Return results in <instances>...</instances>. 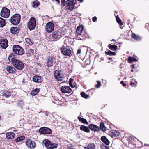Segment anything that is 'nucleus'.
<instances>
[{"label": "nucleus", "instance_id": "nucleus-39", "mask_svg": "<svg viewBox=\"0 0 149 149\" xmlns=\"http://www.w3.org/2000/svg\"><path fill=\"white\" fill-rule=\"evenodd\" d=\"M116 19L117 22L119 23L120 25H122L123 24L121 19L119 18L118 16H116Z\"/></svg>", "mask_w": 149, "mask_h": 149}, {"label": "nucleus", "instance_id": "nucleus-36", "mask_svg": "<svg viewBox=\"0 0 149 149\" xmlns=\"http://www.w3.org/2000/svg\"><path fill=\"white\" fill-rule=\"evenodd\" d=\"M81 95L82 97L85 98H88L89 97V95L86 94L84 92H81Z\"/></svg>", "mask_w": 149, "mask_h": 149}, {"label": "nucleus", "instance_id": "nucleus-12", "mask_svg": "<svg viewBox=\"0 0 149 149\" xmlns=\"http://www.w3.org/2000/svg\"><path fill=\"white\" fill-rule=\"evenodd\" d=\"M0 45L1 47L3 49H6L8 45V41L6 38H2L0 40Z\"/></svg>", "mask_w": 149, "mask_h": 149}, {"label": "nucleus", "instance_id": "nucleus-59", "mask_svg": "<svg viewBox=\"0 0 149 149\" xmlns=\"http://www.w3.org/2000/svg\"><path fill=\"white\" fill-rule=\"evenodd\" d=\"M102 149H104V148H102Z\"/></svg>", "mask_w": 149, "mask_h": 149}, {"label": "nucleus", "instance_id": "nucleus-29", "mask_svg": "<svg viewBox=\"0 0 149 149\" xmlns=\"http://www.w3.org/2000/svg\"><path fill=\"white\" fill-rule=\"evenodd\" d=\"M39 91V88H36L32 91L31 93V94L32 96H35L37 95Z\"/></svg>", "mask_w": 149, "mask_h": 149}, {"label": "nucleus", "instance_id": "nucleus-6", "mask_svg": "<svg viewBox=\"0 0 149 149\" xmlns=\"http://www.w3.org/2000/svg\"><path fill=\"white\" fill-rule=\"evenodd\" d=\"M10 14V10L6 7L3 8L0 13L1 17L7 18L8 17Z\"/></svg>", "mask_w": 149, "mask_h": 149}, {"label": "nucleus", "instance_id": "nucleus-38", "mask_svg": "<svg viewBox=\"0 0 149 149\" xmlns=\"http://www.w3.org/2000/svg\"><path fill=\"white\" fill-rule=\"evenodd\" d=\"M8 59L10 61L12 62L13 64V62L15 61V60H16L17 59L14 58L12 55H10L9 56Z\"/></svg>", "mask_w": 149, "mask_h": 149}, {"label": "nucleus", "instance_id": "nucleus-43", "mask_svg": "<svg viewBox=\"0 0 149 149\" xmlns=\"http://www.w3.org/2000/svg\"><path fill=\"white\" fill-rule=\"evenodd\" d=\"M62 6H65L66 4L65 0H61Z\"/></svg>", "mask_w": 149, "mask_h": 149}, {"label": "nucleus", "instance_id": "nucleus-41", "mask_svg": "<svg viewBox=\"0 0 149 149\" xmlns=\"http://www.w3.org/2000/svg\"><path fill=\"white\" fill-rule=\"evenodd\" d=\"M25 41L28 44H31L32 43V41H31V39H30L27 38L25 39Z\"/></svg>", "mask_w": 149, "mask_h": 149}, {"label": "nucleus", "instance_id": "nucleus-9", "mask_svg": "<svg viewBox=\"0 0 149 149\" xmlns=\"http://www.w3.org/2000/svg\"><path fill=\"white\" fill-rule=\"evenodd\" d=\"M39 132L43 134H50L52 133V130L49 128L46 127H41L39 130Z\"/></svg>", "mask_w": 149, "mask_h": 149}, {"label": "nucleus", "instance_id": "nucleus-26", "mask_svg": "<svg viewBox=\"0 0 149 149\" xmlns=\"http://www.w3.org/2000/svg\"><path fill=\"white\" fill-rule=\"evenodd\" d=\"M80 129L81 130L85 131L86 132H89V130L88 127H87L81 125L80 126Z\"/></svg>", "mask_w": 149, "mask_h": 149}, {"label": "nucleus", "instance_id": "nucleus-52", "mask_svg": "<svg viewBox=\"0 0 149 149\" xmlns=\"http://www.w3.org/2000/svg\"><path fill=\"white\" fill-rule=\"evenodd\" d=\"M80 2H82L83 1V0H78Z\"/></svg>", "mask_w": 149, "mask_h": 149}, {"label": "nucleus", "instance_id": "nucleus-20", "mask_svg": "<svg viewBox=\"0 0 149 149\" xmlns=\"http://www.w3.org/2000/svg\"><path fill=\"white\" fill-rule=\"evenodd\" d=\"M120 133L116 130H113L110 133V135L111 137H116L119 136Z\"/></svg>", "mask_w": 149, "mask_h": 149}, {"label": "nucleus", "instance_id": "nucleus-27", "mask_svg": "<svg viewBox=\"0 0 149 149\" xmlns=\"http://www.w3.org/2000/svg\"><path fill=\"white\" fill-rule=\"evenodd\" d=\"M132 37L135 40L139 41L141 40V38L140 36L136 35L135 34L132 33Z\"/></svg>", "mask_w": 149, "mask_h": 149}, {"label": "nucleus", "instance_id": "nucleus-37", "mask_svg": "<svg viewBox=\"0 0 149 149\" xmlns=\"http://www.w3.org/2000/svg\"><path fill=\"white\" fill-rule=\"evenodd\" d=\"M105 53L106 54L109 55H115L116 54L115 52L110 50H109L108 52H106Z\"/></svg>", "mask_w": 149, "mask_h": 149}, {"label": "nucleus", "instance_id": "nucleus-32", "mask_svg": "<svg viewBox=\"0 0 149 149\" xmlns=\"http://www.w3.org/2000/svg\"><path fill=\"white\" fill-rule=\"evenodd\" d=\"M24 136H22L19 137H17L15 139V141L16 142H20L22 141L24 139Z\"/></svg>", "mask_w": 149, "mask_h": 149}, {"label": "nucleus", "instance_id": "nucleus-16", "mask_svg": "<svg viewBox=\"0 0 149 149\" xmlns=\"http://www.w3.org/2000/svg\"><path fill=\"white\" fill-rule=\"evenodd\" d=\"M74 5L72 2L70 0H67L66 2V6L67 8L69 10H72L74 8Z\"/></svg>", "mask_w": 149, "mask_h": 149}, {"label": "nucleus", "instance_id": "nucleus-53", "mask_svg": "<svg viewBox=\"0 0 149 149\" xmlns=\"http://www.w3.org/2000/svg\"><path fill=\"white\" fill-rule=\"evenodd\" d=\"M105 148L106 149H108V147H107V146H105Z\"/></svg>", "mask_w": 149, "mask_h": 149}, {"label": "nucleus", "instance_id": "nucleus-57", "mask_svg": "<svg viewBox=\"0 0 149 149\" xmlns=\"http://www.w3.org/2000/svg\"><path fill=\"white\" fill-rule=\"evenodd\" d=\"M132 66L134 68V65H132Z\"/></svg>", "mask_w": 149, "mask_h": 149}, {"label": "nucleus", "instance_id": "nucleus-3", "mask_svg": "<svg viewBox=\"0 0 149 149\" xmlns=\"http://www.w3.org/2000/svg\"><path fill=\"white\" fill-rule=\"evenodd\" d=\"M20 15L17 14L13 15L11 18L10 21L11 23L14 25H17L20 21Z\"/></svg>", "mask_w": 149, "mask_h": 149}, {"label": "nucleus", "instance_id": "nucleus-30", "mask_svg": "<svg viewBox=\"0 0 149 149\" xmlns=\"http://www.w3.org/2000/svg\"><path fill=\"white\" fill-rule=\"evenodd\" d=\"M109 48L112 50L114 51L116 50L117 48V47L115 45H111L110 44L109 45Z\"/></svg>", "mask_w": 149, "mask_h": 149}, {"label": "nucleus", "instance_id": "nucleus-28", "mask_svg": "<svg viewBox=\"0 0 149 149\" xmlns=\"http://www.w3.org/2000/svg\"><path fill=\"white\" fill-rule=\"evenodd\" d=\"M6 24L5 20L3 19L0 17V27H3Z\"/></svg>", "mask_w": 149, "mask_h": 149}, {"label": "nucleus", "instance_id": "nucleus-18", "mask_svg": "<svg viewBox=\"0 0 149 149\" xmlns=\"http://www.w3.org/2000/svg\"><path fill=\"white\" fill-rule=\"evenodd\" d=\"M55 59L54 58L49 57L47 60V66L51 67L52 66L54 62H55Z\"/></svg>", "mask_w": 149, "mask_h": 149}, {"label": "nucleus", "instance_id": "nucleus-44", "mask_svg": "<svg viewBox=\"0 0 149 149\" xmlns=\"http://www.w3.org/2000/svg\"><path fill=\"white\" fill-rule=\"evenodd\" d=\"M81 122L86 124H88V122L86 121V120L84 118L83 119Z\"/></svg>", "mask_w": 149, "mask_h": 149}, {"label": "nucleus", "instance_id": "nucleus-24", "mask_svg": "<svg viewBox=\"0 0 149 149\" xmlns=\"http://www.w3.org/2000/svg\"><path fill=\"white\" fill-rule=\"evenodd\" d=\"M11 32L13 34H16L19 31V29L17 27H12L10 29Z\"/></svg>", "mask_w": 149, "mask_h": 149}, {"label": "nucleus", "instance_id": "nucleus-51", "mask_svg": "<svg viewBox=\"0 0 149 149\" xmlns=\"http://www.w3.org/2000/svg\"><path fill=\"white\" fill-rule=\"evenodd\" d=\"M134 83L132 82L131 81L130 82V84L132 86V85H134Z\"/></svg>", "mask_w": 149, "mask_h": 149}, {"label": "nucleus", "instance_id": "nucleus-23", "mask_svg": "<svg viewBox=\"0 0 149 149\" xmlns=\"http://www.w3.org/2000/svg\"><path fill=\"white\" fill-rule=\"evenodd\" d=\"M6 70L10 73H13L15 71V68L11 66L8 67L6 68Z\"/></svg>", "mask_w": 149, "mask_h": 149}, {"label": "nucleus", "instance_id": "nucleus-50", "mask_svg": "<svg viewBox=\"0 0 149 149\" xmlns=\"http://www.w3.org/2000/svg\"><path fill=\"white\" fill-rule=\"evenodd\" d=\"M69 149H75V148L72 147L70 146L69 148Z\"/></svg>", "mask_w": 149, "mask_h": 149}, {"label": "nucleus", "instance_id": "nucleus-14", "mask_svg": "<svg viewBox=\"0 0 149 149\" xmlns=\"http://www.w3.org/2000/svg\"><path fill=\"white\" fill-rule=\"evenodd\" d=\"M76 33L78 35H84L85 32L84 27L82 26H79L76 29Z\"/></svg>", "mask_w": 149, "mask_h": 149}, {"label": "nucleus", "instance_id": "nucleus-33", "mask_svg": "<svg viewBox=\"0 0 149 149\" xmlns=\"http://www.w3.org/2000/svg\"><path fill=\"white\" fill-rule=\"evenodd\" d=\"M3 95L6 97H9L11 95V93L8 91H5L4 92Z\"/></svg>", "mask_w": 149, "mask_h": 149}, {"label": "nucleus", "instance_id": "nucleus-17", "mask_svg": "<svg viewBox=\"0 0 149 149\" xmlns=\"http://www.w3.org/2000/svg\"><path fill=\"white\" fill-rule=\"evenodd\" d=\"M52 37L53 40H57L60 38L58 32L56 31L53 32L52 34Z\"/></svg>", "mask_w": 149, "mask_h": 149}, {"label": "nucleus", "instance_id": "nucleus-31", "mask_svg": "<svg viewBox=\"0 0 149 149\" xmlns=\"http://www.w3.org/2000/svg\"><path fill=\"white\" fill-rule=\"evenodd\" d=\"M100 128L103 131H105L106 130V127L104 125V123L103 122L101 123L100 124Z\"/></svg>", "mask_w": 149, "mask_h": 149}, {"label": "nucleus", "instance_id": "nucleus-49", "mask_svg": "<svg viewBox=\"0 0 149 149\" xmlns=\"http://www.w3.org/2000/svg\"><path fill=\"white\" fill-rule=\"evenodd\" d=\"M81 49H78L77 51V54L80 53L81 52Z\"/></svg>", "mask_w": 149, "mask_h": 149}, {"label": "nucleus", "instance_id": "nucleus-13", "mask_svg": "<svg viewBox=\"0 0 149 149\" xmlns=\"http://www.w3.org/2000/svg\"><path fill=\"white\" fill-rule=\"evenodd\" d=\"M61 91L64 93H69L72 92V90L69 86H64L61 87Z\"/></svg>", "mask_w": 149, "mask_h": 149}, {"label": "nucleus", "instance_id": "nucleus-42", "mask_svg": "<svg viewBox=\"0 0 149 149\" xmlns=\"http://www.w3.org/2000/svg\"><path fill=\"white\" fill-rule=\"evenodd\" d=\"M97 84L95 86L96 88H99L100 86L101 85V83L100 81H97Z\"/></svg>", "mask_w": 149, "mask_h": 149}, {"label": "nucleus", "instance_id": "nucleus-56", "mask_svg": "<svg viewBox=\"0 0 149 149\" xmlns=\"http://www.w3.org/2000/svg\"><path fill=\"white\" fill-rule=\"evenodd\" d=\"M131 72H133V69H132L131 70Z\"/></svg>", "mask_w": 149, "mask_h": 149}, {"label": "nucleus", "instance_id": "nucleus-35", "mask_svg": "<svg viewBox=\"0 0 149 149\" xmlns=\"http://www.w3.org/2000/svg\"><path fill=\"white\" fill-rule=\"evenodd\" d=\"M39 4V2L37 0L34 1L33 3L32 6L34 8L37 7Z\"/></svg>", "mask_w": 149, "mask_h": 149}, {"label": "nucleus", "instance_id": "nucleus-25", "mask_svg": "<svg viewBox=\"0 0 149 149\" xmlns=\"http://www.w3.org/2000/svg\"><path fill=\"white\" fill-rule=\"evenodd\" d=\"M95 146L93 143L88 145L84 147V149H95Z\"/></svg>", "mask_w": 149, "mask_h": 149}, {"label": "nucleus", "instance_id": "nucleus-45", "mask_svg": "<svg viewBox=\"0 0 149 149\" xmlns=\"http://www.w3.org/2000/svg\"><path fill=\"white\" fill-rule=\"evenodd\" d=\"M97 19V18L96 17H94L92 18V20L93 22H95Z\"/></svg>", "mask_w": 149, "mask_h": 149}, {"label": "nucleus", "instance_id": "nucleus-8", "mask_svg": "<svg viewBox=\"0 0 149 149\" xmlns=\"http://www.w3.org/2000/svg\"><path fill=\"white\" fill-rule=\"evenodd\" d=\"M61 53L66 56H70L72 53V51L70 49L65 47L64 46L61 47Z\"/></svg>", "mask_w": 149, "mask_h": 149}, {"label": "nucleus", "instance_id": "nucleus-10", "mask_svg": "<svg viewBox=\"0 0 149 149\" xmlns=\"http://www.w3.org/2000/svg\"><path fill=\"white\" fill-rule=\"evenodd\" d=\"M54 29V24L51 22L47 23L46 25L45 29L49 33L52 32Z\"/></svg>", "mask_w": 149, "mask_h": 149}, {"label": "nucleus", "instance_id": "nucleus-21", "mask_svg": "<svg viewBox=\"0 0 149 149\" xmlns=\"http://www.w3.org/2000/svg\"><path fill=\"white\" fill-rule=\"evenodd\" d=\"M6 137L8 139H13L15 136V134L13 132H9L6 133Z\"/></svg>", "mask_w": 149, "mask_h": 149}, {"label": "nucleus", "instance_id": "nucleus-2", "mask_svg": "<svg viewBox=\"0 0 149 149\" xmlns=\"http://www.w3.org/2000/svg\"><path fill=\"white\" fill-rule=\"evenodd\" d=\"M13 52L17 54L22 55L24 53V49L18 45H14L12 48Z\"/></svg>", "mask_w": 149, "mask_h": 149}, {"label": "nucleus", "instance_id": "nucleus-48", "mask_svg": "<svg viewBox=\"0 0 149 149\" xmlns=\"http://www.w3.org/2000/svg\"><path fill=\"white\" fill-rule=\"evenodd\" d=\"M52 1H56L58 3V4H59L60 3V0H52Z\"/></svg>", "mask_w": 149, "mask_h": 149}, {"label": "nucleus", "instance_id": "nucleus-7", "mask_svg": "<svg viewBox=\"0 0 149 149\" xmlns=\"http://www.w3.org/2000/svg\"><path fill=\"white\" fill-rule=\"evenodd\" d=\"M54 77L58 81H62L65 78L64 76L61 72L56 70L54 73Z\"/></svg>", "mask_w": 149, "mask_h": 149}, {"label": "nucleus", "instance_id": "nucleus-15", "mask_svg": "<svg viewBox=\"0 0 149 149\" xmlns=\"http://www.w3.org/2000/svg\"><path fill=\"white\" fill-rule=\"evenodd\" d=\"M33 81L34 82L37 83H40L42 81V77L40 76L35 75L33 78Z\"/></svg>", "mask_w": 149, "mask_h": 149}, {"label": "nucleus", "instance_id": "nucleus-5", "mask_svg": "<svg viewBox=\"0 0 149 149\" xmlns=\"http://www.w3.org/2000/svg\"><path fill=\"white\" fill-rule=\"evenodd\" d=\"M36 25V19L35 18L31 17L28 23V26L30 30H33L35 28Z\"/></svg>", "mask_w": 149, "mask_h": 149}, {"label": "nucleus", "instance_id": "nucleus-58", "mask_svg": "<svg viewBox=\"0 0 149 149\" xmlns=\"http://www.w3.org/2000/svg\"><path fill=\"white\" fill-rule=\"evenodd\" d=\"M114 40V39H113L111 41H113V40Z\"/></svg>", "mask_w": 149, "mask_h": 149}, {"label": "nucleus", "instance_id": "nucleus-22", "mask_svg": "<svg viewBox=\"0 0 149 149\" xmlns=\"http://www.w3.org/2000/svg\"><path fill=\"white\" fill-rule=\"evenodd\" d=\"M101 140L105 144L108 145L109 144V141L106 138L105 136H102L101 138Z\"/></svg>", "mask_w": 149, "mask_h": 149}, {"label": "nucleus", "instance_id": "nucleus-4", "mask_svg": "<svg viewBox=\"0 0 149 149\" xmlns=\"http://www.w3.org/2000/svg\"><path fill=\"white\" fill-rule=\"evenodd\" d=\"M13 64L14 66L18 70H22L24 67L23 63L17 59L15 60Z\"/></svg>", "mask_w": 149, "mask_h": 149}, {"label": "nucleus", "instance_id": "nucleus-55", "mask_svg": "<svg viewBox=\"0 0 149 149\" xmlns=\"http://www.w3.org/2000/svg\"><path fill=\"white\" fill-rule=\"evenodd\" d=\"M46 116H48V113H47L46 114Z\"/></svg>", "mask_w": 149, "mask_h": 149}, {"label": "nucleus", "instance_id": "nucleus-1", "mask_svg": "<svg viewBox=\"0 0 149 149\" xmlns=\"http://www.w3.org/2000/svg\"><path fill=\"white\" fill-rule=\"evenodd\" d=\"M42 143L47 149L56 148L58 146L57 144L53 143L48 139L44 140Z\"/></svg>", "mask_w": 149, "mask_h": 149}, {"label": "nucleus", "instance_id": "nucleus-46", "mask_svg": "<svg viewBox=\"0 0 149 149\" xmlns=\"http://www.w3.org/2000/svg\"><path fill=\"white\" fill-rule=\"evenodd\" d=\"M83 119V118H82L81 117H80L79 116L78 117V119L80 121H81V122H82V120Z\"/></svg>", "mask_w": 149, "mask_h": 149}, {"label": "nucleus", "instance_id": "nucleus-19", "mask_svg": "<svg viewBox=\"0 0 149 149\" xmlns=\"http://www.w3.org/2000/svg\"><path fill=\"white\" fill-rule=\"evenodd\" d=\"M89 128L94 131V132L97 131L99 130V128L97 126L93 124H90L89 125Z\"/></svg>", "mask_w": 149, "mask_h": 149}, {"label": "nucleus", "instance_id": "nucleus-54", "mask_svg": "<svg viewBox=\"0 0 149 149\" xmlns=\"http://www.w3.org/2000/svg\"><path fill=\"white\" fill-rule=\"evenodd\" d=\"M57 101L56 100V102H54L53 101V102L54 103H56V104H57Z\"/></svg>", "mask_w": 149, "mask_h": 149}, {"label": "nucleus", "instance_id": "nucleus-11", "mask_svg": "<svg viewBox=\"0 0 149 149\" xmlns=\"http://www.w3.org/2000/svg\"><path fill=\"white\" fill-rule=\"evenodd\" d=\"M26 145L29 148L31 149H33L36 146V143L34 141L30 139H28L26 141Z\"/></svg>", "mask_w": 149, "mask_h": 149}, {"label": "nucleus", "instance_id": "nucleus-40", "mask_svg": "<svg viewBox=\"0 0 149 149\" xmlns=\"http://www.w3.org/2000/svg\"><path fill=\"white\" fill-rule=\"evenodd\" d=\"M73 82V80L70 78V79L69 81V84L70 86L72 88L74 87V85L72 84Z\"/></svg>", "mask_w": 149, "mask_h": 149}, {"label": "nucleus", "instance_id": "nucleus-34", "mask_svg": "<svg viewBox=\"0 0 149 149\" xmlns=\"http://www.w3.org/2000/svg\"><path fill=\"white\" fill-rule=\"evenodd\" d=\"M128 60L129 63H131L133 61H137V60L136 59V58H132L131 57H129Z\"/></svg>", "mask_w": 149, "mask_h": 149}, {"label": "nucleus", "instance_id": "nucleus-47", "mask_svg": "<svg viewBox=\"0 0 149 149\" xmlns=\"http://www.w3.org/2000/svg\"><path fill=\"white\" fill-rule=\"evenodd\" d=\"M120 83L121 84H123V86H126V84H124L123 83V81H121L120 82Z\"/></svg>", "mask_w": 149, "mask_h": 149}]
</instances>
